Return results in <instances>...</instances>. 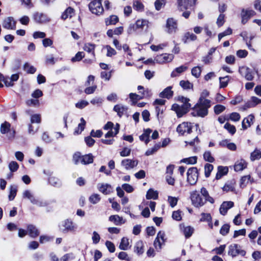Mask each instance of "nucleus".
I'll list each match as a JSON object with an SVG mask.
<instances>
[{"mask_svg":"<svg viewBox=\"0 0 261 261\" xmlns=\"http://www.w3.org/2000/svg\"><path fill=\"white\" fill-rule=\"evenodd\" d=\"M211 106V103L208 104L203 105L198 101L193 108V112L192 115L194 116H199L201 117H204L208 114V110Z\"/></svg>","mask_w":261,"mask_h":261,"instance_id":"obj_1","label":"nucleus"},{"mask_svg":"<svg viewBox=\"0 0 261 261\" xmlns=\"http://www.w3.org/2000/svg\"><path fill=\"white\" fill-rule=\"evenodd\" d=\"M90 11L94 14L99 15L103 12V8L102 6L101 0H94L89 4Z\"/></svg>","mask_w":261,"mask_h":261,"instance_id":"obj_2","label":"nucleus"},{"mask_svg":"<svg viewBox=\"0 0 261 261\" xmlns=\"http://www.w3.org/2000/svg\"><path fill=\"white\" fill-rule=\"evenodd\" d=\"M187 181L190 185H195L198 178V171L196 167L190 168L187 173Z\"/></svg>","mask_w":261,"mask_h":261,"instance_id":"obj_3","label":"nucleus"},{"mask_svg":"<svg viewBox=\"0 0 261 261\" xmlns=\"http://www.w3.org/2000/svg\"><path fill=\"white\" fill-rule=\"evenodd\" d=\"M191 104H182L181 106L174 103L172 106V110L174 111L178 118L186 114L191 108Z\"/></svg>","mask_w":261,"mask_h":261,"instance_id":"obj_4","label":"nucleus"},{"mask_svg":"<svg viewBox=\"0 0 261 261\" xmlns=\"http://www.w3.org/2000/svg\"><path fill=\"white\" fill-rule=\"evenodd\" d=\"M190 198L192 204L196 207H201L205 203V201L204 200L197 191L191 192Z\"/></svg>","mask_w":261,"mask_h":261,"instance_id":"obj_5","label":"nucleus"},{"mask_svg":"<svg viewBox=\"0 0 261 261\" xmlns=\"http://www.w3.org/2000/svg\"><path fill=\"white\" fill-rule=\"evenodd\" d=\"M165 233L164 232L160 231L154 241V246L157 251H160L162 249V245H164L166 241L165 239Z\"/></svg>","mask_w":261,"mask_h":261,"instance_id":"obj_6","label":"nucleus"},{"mask_svg":"<svg viewBox=\"0 0 261 261\" xmlns=\"http://www.w3.org/2000/svg\"><path fill=\"white\" fill-rule=\"evenodd\" d=\"M0 130L2 134H8L9 139H13L15 137V130L14 129H11L10 123L7 121L1 124Z\"/></svg>","mask_w":261,"mask_h":261,"instance_id":"obj_7","label":"nucleus"},{"mask_svg":"<svg viewBox=\"0 0 261 261\" xmlns=\"http://www.w3.org/2000/svg\"><path fill=\"white\" fill-rule=\"evenodd\" d=\"M149 22L145 19L138 20L135 23L131 24L129 27V33H130L133 31H137L138 29L143 30L144 27L146 29L148 28Z\"/></svg>","mask_w":261,"mask_h":261,"instance_id":"obj_8","label":"nucleus"},{"mask_svg":"<svg viewBox=\"0 0 261 261\" xmlns=\"http://www.w3.org/2000/svg\"><path fill=\"white\" fill-rule=\"evenodd\" d=\"M196 0H177V8L180 11L187 10L195 5Z\"/></svg>","mask_w":261,"mask_h":261,"instance_id":"obj_9","label":"nucleus"},{"mask_svg":"<svg viewBox=\"0 0 261 261\" xmlns=\"http://www.w3.org/2000/svg\"><path fill=\"white\" fill-rule=\"evenodd\" d=\"M261 103V99L252 96L250 100L245 103L244 106L240 108V110L246 111L248 109L255 107L257 105Z\"/></svg>","mask_w":261,"mask_h":261,"instance_id":"obj_10","label":"nucleus"},{"mask_svg":"<svg viewBox=\"0 0 261 261\" xmlns=\"http://www.w3.org/2000/svg\"><path fill=\"white\" fill-rule=\"evenodd\" d=\"M192 128V125L191 123L184 122L178 125L176 131L180 135H183L186 132L190 134Z\"/></svg>","mask_w":261,"mask_h":261,"instance_id":"obj_11","label":"nucleus"},{"mask_svg":"<svg viewBox=\"0 0 261 261\" xmlns=\"http://www.w3.org/2000/svg\"><path fill=\"white\" fill-rule=\"evenodd\" d=\"M239 71L241 75L244 77L246 80L252 81L254 78L251 70L247 67L242 66L240 67Z\"/></svg>","mask_w":261,"mask_h":261,"instance_id":"obj_12","label":"nucleus"},{"mask_svg":"<svg viewBox=\"0 0 261 261\" xmlns=\"http://www.w3.org/2000/svg\"><path fill=\"white\" fill-rule=\"evenodd\" d=\"M166 28L169 34L175 33L177 29L176 21L172 18H168L166 22Z\"/></svg>","mask_w":261,"mask_h":261,"instance_id":"obj_13","label":"nucleus"},{"mask_svg":"<svg viewBox=\"0 0 261 261\" xmlns=\"http://www.w3.org/2000/svg\"><path fill=\"white\" fill-rule=\"evenodd\" d=\"M63 226L64 227V228L62 229V231L64 233H66L69 231H75L77 229V226L73 224V222L68 219H67L63 222Z\"/></svg>","mask_w":261,"mask_h":261,"instance_id":"obj_14","label":"nucleus"},{"mask_svg":"<svg viewBox=\"0 0 261 261\" xmlns=\"http://www.w3.org/2000/svg\"><path fill=\"white\" fill-rule=\"evenodd\" d=\"M179 229L187 239L189 238L192 235L194 230L193 227L190 226H186L184 224L179 225Z\"/></svg>","mask_w":261,"mask_h":261,"instance_id":"obj_15","label":"nucleus"},{"mask_svg":"<svg viewBox=\"0 0 261 261\" xmlns=\"http://www.w3.org/2000/svg\"><path fill=\"white\" fill-rule=\"evenodd\" d=\"M255 14L254 11L252 10L242 9L241 12L242 23L245 24L251 16Z\"/></svg>","mask_w":261,"mask_h":261,"instance_id":"obj_16","label":"nucleus"},{"mask_svg":"<svg viewBox=\"0 0 261 261\" xmlns=\"http://www.w3.org/2000/svg\"><path fill=\"white\" fill-rule=\"evenodd\" d=\"M138 164L137 160H130V159H124L121 161V164L126 170H129L134 168L137 166Z\"/></svg>","mask_w":261,"mask_h":261,"instance_id":"obj_17","label":"nucleus"},{"mask_svg":"<svg viewBox=\"0 0 261 261\" xmlns=\"http://www.w3.org/2000/svg\"><path fill=\"white\" fill-rule=\"evenodd\" d=\"M3 27L7 29L14 30L16 28V21L12 17H8L4 20Z\"/></svg>","mask_w":261,"mask_h":261,"instance_id":"obj_18","label":"nucleus"},{"mask_svg":"<svg viewBox=\"0 0 261 261\" xmlns=\"http://www.w3.org/2000/svg\"><path fill=\"white\" fill-rule=\"evenodd\" d=\"M97 188L100 192L105 195H108L113 192L112 187L108 184H98Z\"/></svg>","mask_w":261,"mask_h":261,"instance_id":"obj_19","label":"nucleus"},{"mask_svg":"<svg viewBox=\"0 0 261 261\" xmlns=\"http://www.w3.org/2000/svg\"><path fill=\"white\" fill-rule=\"evenodd\" d=\"M234 205L232 201H224L220 205L219 208L220 213L224 216L226 214L227 211Z\"/></svg>","mask_w":261,"mask_h":261,"instance_id":"obj_20","label":"nucleus"},{"mask_svg":"<svg viewBox=\"0 0 261 261\" xmlns=\"http://www.w3.org/2000/svg\"><path fill=\"white\" fill-rule=\"evenodd\" d=\"M173 59V56L172 54H163L158 56L156 58V61L160 63L169 62Z\"/></svg>","mask_w":261,"mask_h":261,"instance_id":"obj_21","label":"nucleus"},{"mask_svg":"<svg viewBox=\"0 0 261 261\" xmlns=\"http://www.w3.org/2000/svg\"><path fill=\"white\" fill-rule=\"evenodd\" d=\"M247 163L244 160L241 159L237 161L234 165V170L237 171H241L247 168Z\"/></svg>","mask_w":261,"mask_h":261,"instance_id":"obj_22","label":"nucleus"},{"mask_svg":"<svg viewBox=\"0 0 261 261\" xmlns=\"http://www.w3.org/2000/svg\"><path fill=\"white\" fill-rule=\"evenodd\" d=\"M27 231L28 234L32 238H35L38 237L39 234V231L37 227L32 224H30L27 227Z\"/></svg>","mask_w":261,"mask_h":261,"instance_id":"obj_23","label":"nucleus"},{"mask_svg":"<svg viewBox=\"0 0 261 261\" xmlns=\"http://www.w3.org/2000/svg\"><path fill=\"white\" fill-rule=\"evenodd\" d=\"M33 17L35 21L38 23H44L49 21L46 15L43 13H36Z\"/></svg>","mask_w":261,"mask_h":261,"instance_id":"obj_24","label":"nucleus"},{"mask_svg":"<svg viewBox=\"0 0 261 261\" xmlns=\"http://www.w3.org/2000/svg\"><path fill=\"white\" fill-rule=\"evenodd\" d=\"M113 110L117 112V115L120 117H121L123 115L126 113L127 107L122 105H117L114 106Z\"/></svg>","mask_w":261,"mask_h":261,"instance_id":"obj_25","label":"nucleus"},{"mask_svg":"<svg viewBox=\"0 0 261 261\" xmlns=\"http://www.w3.org/2000/svg\"><path fill=\"white\" fill-rule=\"evenodd\" d=\"M254 117L253 115L250 114L248 117L245 118L242 122V126L244 129H246L249 127L253 123Z\"/></svg>","mask_w":261,"mask_h":261,"instance_id":"obj_26","label":"nucleus"},{"mask_svg":"<svg viewBox=\"0 0 261 261\" xmlns=\"http://www.w3.org/2000/svg\"><path fill=\"white\" fill-rule=\"evenodd\" d=\"M109 220L110 221L113 222L116 225H120L125 222V220L122 217L117 215L110 216Z\"/></svg>","mask_w":261,"mask_h":261,"instance_id":"obj_27","label":"nucleus"},{"mask_svg":"<svg viewBox=\"0 0 261 261\" xmlns=\"http://www.w3.org/2000/svg\"><path fill=\"white\" fill-rule=\"evenodd\" d=\"M209 95V92L207 90H204L200 94V97L198 100L199 103L203 105L211 103V101L206 98Z\"/></svg>","mask_w":261,"mask_h":261,"instance_id":"obj_28","label":"nucleus"},{"mask_svg":"<svg viewBox=\"0 0 261 261\" xmlns=\"http://www.w3.org/2000/svg\"><path fill=\"white\" fill-rule=\"evenodd\" d=\"M172 86L167 87L162 92L160 93V96L162 98L169 99L172 97L173 92L172 91Z\"/></svg>","mask_w":261,"mask_h":261,"instance_id":"obj_29","label":"nucleus"},{"mask_svg":"<svg viewBox=\"0 0 261 261\" xmlns=\"http://www.w3.org/2000/svg\"><path fill=\"white\" fill-rule=\"evenodd\" d=\"M197 36L192 33L189 32L185 33L182 38V41L184 43H187L190 41H195L197 39Z\"/></svg>","mask_w":261,"mask_h":261,"instance_id":"obj_30","label":"nucleus"},{"mask_svg":"<svg viewBox=\"0 0 261 261\" xmlns=\"http://www.w3.org/2000/svg\"><path fill=\"white\" fill-rule=\"evenodd\" d=\"M95 47L96 45L94 44L91 43H86L84 45L83 49L89 53H91L93 57L95 58V55L94 50Z\"/></svg>","mask_w":261,"mask_h":261,"instance_id":"obj_31","label":"nucleus"},{"mask_svg":"<svg viewBox=\"0 0 261 261\" xmlns=\"http://www.w3.org/2000/svg\"><path fill=\"white\" fill-rule=\"evenodd\" d=\"M188 69V67L185 65H181L176 68L171 73V76L174 77L179 76L181 73Z\"/></svg>","mask_w":261,"mask_h":261,"instance_id":"obj_32","label":"nucleus"},{"mask_svg":"<svg viewBox=\"0 0 261 261\" xmlns=\"http://www.w3.org/2000/svg\"><path fill=\"white\" fill-rule=\"evenodd\" d=\"M144 244L142 241L137 242L134 246V252L140 255L144 252Z\"/></svg>","mask_w":261,"mask_h":261,"instance_id":"obj_33","label":"nucleus"},{"mask_svg":"<svg viewBox=\"0 0 261 261\" xmlns=\"http://www.w3.org/2000/svg\"><path fill=\"white\" fill-rule=\"evenodd\" d=\"M152 130L150 128H147L144 130L142 135L140 136V139L142 141H144L146 144H147L149 142V135Z\"/></svg>","mask_w":261,"mask_h":261,"instance_id":"obj_34","label":"nucleus"},{"mask_svg":"<svg viewBox=\"0 0 261 261\" xmlns=\"http://www.w3.org/2000/svg\"><path fill=\"white\" fill-rule=\"evenodd\" d=\"M240 247L237 244H232L229 246L228 254L232 257L238 255V249Z\"/></svg>","mask_w":261,"mask_h":261,"instance_id":"obj_35","label":"nucleus"},{"mask_svg":"<svg viewBox=\"0 0 261 261\" xmlns=\"http://www.w3.org/2000/svg\"><path fill=\"white\" fill-rule=\"evenodd\" d=\"M22 198L29 199L31 203L36 198L33 193L29 190H26L23 191L22 193Z\"/></svg>","mask_w":261,"mask_h":261,"instance_id":"obj_36","label":"nucleus"},{"mask_svg":"<svg viewBox=\"0 0 261 261\" xmlns=\"http://www.w3.org/2000/svg\"><path fill=\"white\" fill-rule=\"evenodd\" d=\"M240 36L243 37V40L246 42L248 48L250 50H254V49L252 47L250 40H248L249 36L248 35V33L246 31H244L240 34Z\"/></svg>","mask_w":261,"mask_h":261,"instance_id":"obj_37","label":"nucleus"},{"mask_svg":"<svg viewBox=\"0 0 261 261\" xmlns=\"http://www.w3.org/2000/svg\"><path fill=\"white\" fill-rule=\"evenodd\" d=\"M93 162V156L91 153L83 155L82 159V164L87 165L92 163Z\"/></svg>","mask_w":261,"mask_h":261,"instance_id":"obj_38","label":"nucleus"},{"mask_svg":"<svg viewBox=\"0 0 261 261\" xmlns=\"http://www.w3.org/2000/svg\"><path fill=\"white\" fill-rule=\"evenodd\" d=\"M179 85L184 90H186L192 89L193 87V84L189 81L181 80L179 82Z\"/></svg>","mask_w":261,"mask_h":261,"instance_id":"obj_39","label":"nucleus"},{"mask_svg":"<svg viewBox=\"0 0 261 261\" xmlns=\"http://www.w3.org/2000/svg\"><path fill=\"white\" fill-rule=\"evenodd\" d=\"M249 181H250L251 182H253L254 181L253 179H251L250 175L243 176L240 179V187L241 188H244L246 186Z\"/></svg>","mask_w":261,"mask_h":261,"instance_id":"obj_40","label":"nucleus"},{"mask_svg":"<svg viewBox=\"0 0 261 261\" xmlns=\"http://www.w3.org/2000/svg\"><path fill=\"white\" fill-rule=\"evenodd\" d=\"M74 9L71 7H68L62 14L61 17L63 19L65 20L68 17L71 18L74 14Z\"/></svg>","mask_w":261,"mask_h":261,"instance_id":"obj_41","label":"nucleus"},{"mask_svg":"<svg viewBox=\"0 0 261 261\" xmlns=\"http://www.w3.org/2000/svg\"><path fill=\"white\" fill-rule=\"evenodd\" d=\"M118 20V17L116 15H111L105 19V23L107 25L115 24Z\"/></svg>","mask_w":261,"mask_h":261,"instance_id":"obj_42","label":"nucleus"},{"mask_svg":"<svg viewBox=\"0 0 261 261\" xmlns=\"http://www.w3.org/2000/svg\"><path fill=\"white\" fill-rule=\"evenodd\" d=\"M261 158V151L259 149L256 148L250 154V160L252 161L258 160Z\"/></svg>","mask_w":261,"mask_h":261,"instance_id":"obj_43","label":"nucleus"},{"mask_svg":"<svg viewBox=\"0 0 261 261\" xmlns=\"http://www.w3.org/2000/svg\"><path fill=\"white\" fill-rule=\"evenodd\" d=\"M161 147L160 143H158L154 145V146L151 148L148 149L145 152V155L147 156H149L150 155H152L154 154L155 152H156Z\"/></svg>","mask_w":261,"mask_h":261,"instance_id":"obj_44","label":"nucleus"},{"mask_svg":"<svg viewBox=\"0 0 261 261\" xmlns=\"http://www.w3.org/2000/svg\"><path fill=\"white\" fill-rule=\"evenodd\" d=\"M119 248L121 250H126L129 248V241L126 238H123L121 239L120 244L119 245Z\"/></svg>","mask_w":261,"mask_h":261,"instance_id":"obj_45","label":"nucleus"},{"mask_svg":"<svg viewBox=\"0 0 261 261\" xmlns=\"http://www.w3.org/2000/svg\"><path fill=\"white\" fill-rule=\"evenodd\" d=\"M146 197L147 199H156L158 197V193L157 191L150 189L146 193Z\"/></svg>","mask_w":261,"mask_h":261,"instance_id":"obj_46","label":"nucleus"},{"mask_svg":"<svg viewBox=\"0 0 261 261\" xmlns=\"http://www.w3.org/2000/svg\"><path fill=\"white\" fill-rule=\"evenodd\" d=\"M48 182L50 185L55 187H60L61 186L60 180L54 176L49 177Z\"/></svg>","mask_w":261,"mask_h":261,"instance_id":"obj_47","label":"nucleus"},{"mask_svg":"<svg viewBox=\"0 0 261 261\" xmlns=\"http://www.w3.org/2000/svg\"><path fill=\"white\" fill-rule=\"evenodd\" d=\"M204 160L210 163H213L215 161L214 158L212 155L211 152L210 151H206L203 153Z\"/></svg>","mask_w":261,"mask_h":261,"instance_id":"obj_48","label":"nucleus"},{"mask_svg":"<svg viewBox=\"0 0 261 261\" xmlns=\"http://www.w3.org/2000/svg\"><path fill=\"white\" fill-rule=\"evenodd\" d=\"M214 169L213 165L209 163H206L204 166V174L206 177H208L210 176L212 171Z\"/></svg>","mask_w":261,"mask_h":261,"instance_id":"obj_49","label":"nucleus"},{"mask_svg":"<svg viewBox=\"0 0 261 261\" xmlns=\"http://www.w3.org/2000/svg\"><path fill=\"white\" fill-rule=\"evenodd\" d=\"M229 76L228 75L224 77H219L220 87L221 88H225L227 86L228 82L229 81Z\"/></svg>","mask_w":261,"mask_h":261,"instance_id":"obj_50","label":"nucleus"},{"mask_svg":"<svg viewBox=\"0 0 261 261\" xmlns=\"http://www.w3.org/2000/svg\"><path fill=\"white\" fill-rule=\"evenodd\" d=\"M133 8L137 11H143L144 10V5L139 1H135L133 3Z\"/></svg>","mask_w":261,"mask_h":261,"instance_id":"obj_51","label":"nucleus"},{"mask_svg":"<svg viewBox=\"0 0 261 261\" xmlns=\"http://www.w3.org/2000/svg\"><path fill=\"white\" fill-rule=\"evenodd\" d=\"M23 68L28 73L33 74L36 71V69L33 66L27 63L24 65Z\"/></svg>","mask_w":261,"mask_h":261,"instance_id":"obj_52","label":"nucleus"},{"mask_svg":"<svg viewBox=\"0 0 261 261\" xmlns=\"http://www.w3.org/2000/svg\"><path fill=\"white\" fill-rule=\"evenodd\" d=\"M81 122L79 124L77 128L75 130L74 134H80L84 129L85 126L86 124V121H85L83 118H82L81 119Z\"/></svg>","mask_w":261,"mask_h":261,"instance_id":"obj_53","label":"nucleus"},{"mask_svg":"<svg viewBox=\"0 0 261 261\" xmlns=\"http://www.w3.org/2000/svg\"><path fill=\"white\" fill-rule=\"evenodd\" d=\"M89 200L92 204H96L100 201V197L98 194H93L90 196Z\"/></svg>","mask_w":261,"mask_h":261,"instance_id":"obj_54","label":"nucleus"},{"mask_svg":"<svg viewBox=\"0 0 261 261\" xmlns=\"http://www.w3.org/2000/svg\"><path fill=\"white\" fill-rule=\"evenodd\" d=\"M201 68L199 66H196L193 67L191 70V73L192 75L195 76L196 78H198L201 74Z\"/></svg>","mask_w":261,"mask_h":261,"instance_id":"obj_55","label":"nucleus"},{"mask_svg":"<svg viewBox=\"0 0 261 261\" xmlns=\"http://www.w3.org/2000/svg\"><path fill=\"white\" fill-rule=\"evenodd\" d=\"M83 155H81V154L79 152H77L75 153L73 155V161L74 163L76 165L79 164V163L82 164V159Z\"/></svg>","mask_w":261,"mask_h":261,"instance_id":"obj_56","label":"nucleus"},{"mask_svg":"<svg viewBox=\"0 0 261 261\" xmlns=\"http://www.w3.org/2000/svg\"><path fill=\"white\" fill-rule=\"evenodd\" d=\"M197 156H194L188 158L184 159L181 160V162L187 164H195L197 162Z\"/></svg>","mask_w":261,"mask_h":261,"instance_id":"obj_57","label":"nucleus"},{"mask_svg":"<svg viewBox=\"0 0 261 261\" xmlns=\"http://www.w3.org/2000/svg\"><path fill=\"white\" fill-rule=\"evenodd\" d=\"M224 127L226 130H227V131L231 135H233L236 132L235 126L233 125L230 124L229 123H225L224 126Z\"/></svg>","mask_w":261,"mask_h":261,"instance_id":"obj_58","label":"nucleus"},{"mask_svg":"<svg viewBox=\"0 0 261 261\" xmlns=\"http://www.w3.org/2000/svg\"><path fill=\"white\" fill-rule=\"evenodd\" d=\"M85 56V54L83 51L77 52L75 56L71 59L72 62L81 61Z\"/></svg>","mask_w":261,"mask_h":261,"instance_id":"obj_59","label":"nucleus"},{"mask_svg":"<svg viewBox=\"0 0 261 261\" xmlns=\"http://www.w3.org/2000/svg\"><path fill=\"white\" fill-rule=\"evenodd\" d=\"M17 188L15 186H11L10 188V193L9 195V199L10 201L13 200L16 195Z\"/></svg>","mask_w":261,"mask_h":261,"instance_id":"obj_60","label":"nucleus"},{"mask_svg":"<svg viewBox=\"0 0 261 261\" xmlns=\"http://www.w3.org/2000/svg\"><path fill=\"white\" fill-rule=\"evenodd\" d=\"M166 0H156L154 3L155 9L158 11L165 5Z\"/></svg>","mask_w":261,"mask_h":261,"instance_id":"obj_61","label":"nucleus"},{"mask_svg":"<svg viewBox=\"0 0 261 261\" xmlns=\"http://www.w3.org/2000/svg\"><path fill=\"white\" fill-rule=\"evenodd\" d=\"M229 228L230 225L228 224H225L221 227L220 233L223 236H226L228 233Z\"/></svg>","mask_w":261,"mask_h":261,"instance_id":"obj_62","label":"nucleus"},{"mask_svg":"<svg viewBox=\"0 0 261 261\" xmlns=\"http://www.w3.org/2000/svg\"><path fill=\"white\" fill-rule=\"evenodd\" d=\"M19 165L15 161H11L9 164V168L10 170L12 172H15L18 169Z\"/></svg>","mask_w":261,"mask_h":261,"instance_id":"obj_63","label":"nucleus"},{"mask_svg":"<svg viewBox=\"0 0 261 261\" xmlns=\"http://www.w3.org/2000/svg\"><path fill=\"white\" fill-rule=\"evenodd\" d=\"M75 256L72 253L65 254L61 258V261H69L73 259Z\"/></svg>","mask_w":261,"mask_h":261,"instance_id":"obj_64","label":"nucleus"}]
</instances>
